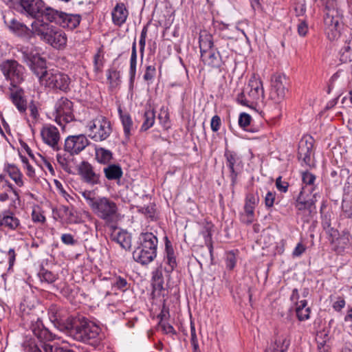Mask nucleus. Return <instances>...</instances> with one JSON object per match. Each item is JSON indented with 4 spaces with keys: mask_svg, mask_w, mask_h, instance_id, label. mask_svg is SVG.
Returning <instances> with one entry per match:
<instances>
[{
    "mask_svg": "<svg viewBox=\"0 0 352 352\" xmlns=\"http://www.w3.org/2000/svg\"><path fill=\"white\" fill-rule=\"evenodd\" d=\"M66 326L67 333L74 339L95 346L100 342V329L93 322L74 318Z\"/></svg>",
    "mask_w": 352,
    "mask_h": 352,
    "instance_id": "f257e3e1",
    "label": "nucleus"
},
{
    "mask_svg": "<svg viewBox=\"0 0 352 352\" xmlns=\"http://www.w3.org/2000/svg\"><path fill=\"white\" fill-rule=\"evenodd\" d=\"M33 26L36 35L54 48L62 49L67 44L66 34L60 28L44 23L43 21H34Z\"/></svg>",
    "mask_w": 352,
    "mask_h": 352,
    "instance_id": "f03ea898",
    "label": "nucleus"
},
{
    "mask_svg": "<svg viewBox=\"0 0 352 352\" xmlns=\"http://www.w3.org/2000/svg\"><path fill=\"white\" fill-rule=\"evenodd\" d=\"M46 69L47 67H45L41 75L37 76L41 85L64 93L70 91L71 78L67 74L57 70L47 71Z\"/></svg>",
    "mask_w": 352,
    "mask_h": 352,
    "instance_id": "7ed1b4c3",
    "label": "nucleus"
},
{
    "mask_svg": "<svg viewBox=\"0 0 352 352\" xmlns=\"http://www.w3.org/2000/svg\"><path fill=\"white\" fill-rule=\"evenodd\" d=\"M18 52L21 61L29 67L34 74L36 77L41 75L46 67V61L41 56L39 49L33 45H21Z\"/></svg>",
    "mask_w": 352,
    "mask_h": 352,
    "instance_id": "20e7f679",
    "label": "nucleus"
},
{
    "mask_svg": "<svg viewBox=\"0 0 352 352\" xmlns=\"http://www.w3.org/2000/svg\"><path fill=\"white\" fill-rule=\"evenodd\" d=\"M263 98V82L260 79L253 77L250 79L245 90L237 95L236 101L243 106L251 107Z\"/></svg>",
    "mask_w": 352,
    "mask_h": 352,
    "instance_id": "39448f33",
    "label": "nucleus"
},
{
    "mask_svg": "<svg viewBox=\"0 0 352 352\" xmlns=\"http://www.w3.org/2000/svg\"><path fill=\"white\" fill-rule=\"evenodd\" d=\"M88 136L95 142L107 140L112 132L110 121L104 116H98L90 121L88 124Z\"/></svg>",
    "mask_w": 352,
    "mask_h": 352,
    "instance_id": "423d86ee",
    "label": "nucleus"
},
{
    "mask_svg": "<svg viewBox=\"0 0 352 352\" xmlns=\"http://www.w3.org/2000/svg\"><path fill=\"white\" fill-rule=\"evenodd\" d=\"M325 16L324 23L326 34L329 40L333 41L338 38L340 34L341 18L336 6L333 8H325Z\"/></svg>",
    "mask_w": 352,
    "mask_h": 352,
    "instance_id": "0eeeda50",
    "label": "nucleus"
},
{
    "mask_svg": "<svg viewBox=\"0 0 352 352\" xmlns=\"http://www.w3.org/2000/svg\"><path fill=\"white\" fill-rule=\"evenodd\" d=\"M92 210L99 218L111 223L117 217L118 208L114 201L103 197L97 198V202Z\"/></svg>",
    "mask_w": 352,
    "mask_h": 352,
    "instance_id": "6e6552de",
    "label": "nucleus"
},
{
    "mask_svg": "<svg viewBox=\"0 0 352 352\" xmlns=\"http://www.w3.org/2000/svg\"><path fill=\"white\" fill-rule=\"evenodd\" d=\"M3 21L7 28L19 37L30 39L36 35V30L33 26L34 21L31 23L32 29H30L25 23L14 17L11 12L3 16Z\"/></svg>",
    "mask_w": 352,
    "mask_h": 352,
    "instance_id": "1a4fd4ad",
    "label": "nucleus"
},
{
    "mask_svg": "<svg viewBox=\"0 0 352 352\" xmlns=\"http://www.w3.org/2000/svg\"><path fill=\"white\" fill-rule=\"evenodd\" d=\"M54 116L56 122L64 128L65 124L69 123L74 119L72 102L67 98H60L56 102Z\"/></svg>",
    "mask_w": 352,
    "mask_h": 352,
    "instance_id": "9d476101",
    "label": "nucleus"
},
{
    "mask_svg": "<svg viewBox=\"0 0 352 352\" xmlns=\"http://www.w3.org/2000/svg\"><path fill=\"white\" fill-rule=\"evenodd\" d=\"M24 67L14 60H8L1 65V71L10 85L16 87L23 80Z\"/></svg>",
    "mask_w": 352,
    "mask_h": 352,
    "instance_id": "9b49d317",
    "label": "nucleus"
},
{
    "mask_svg": "<svg viewBox=\"0 0 352 352\" xmlns=\"http://www.w3.org/2000/svg\"><path fill=\"white\" fill-rule=\"evenodd\" d=\"M224 157L226 166L230 170L231 186H234L237 182V177L243 167L242 160L236 153L227 149L225 151Z\"/></svg>",
    "mask_w": 352,
    "mask_h": 352,
    "instance_id": "f8f14e48",
    "label": "nucleus"
},
{
    "mask_svg": "<svg viewBox=\"0 0 352 352\" xmlns=\"http://www.w3.org/2000/svg\"><path fill=\"white\" fill-rule=\"evenodd\" d=\"M288 84L286 76L283 74H275L272 77L270 98L275 103L280 102L285 97L286 86Z\"/></svg>",
    "mask_w": 352,
    "mask_h": 352,
    "instance_id": "ddd939ff",
    "label": "nucleus"
},
{
    "mask_svg": "<svg viewBox=\"0 0 352 352\" xmlns=\"http://www.w3.org/2000/svg\"><path fill=\"white\" fill-rule=\"evenodd\" d=\"M314 139L311 136H306L299 142L298 158L302 166H311V155L313 154Z\"/></svg>",
    "mask_w": 352,
    "mask_h": 352,
    "instance_id": "4468645a",
    "label": "nucleus"
},
{
    "mask_svg": "<svg viewBox=\"0 0 352 352\" xmlns=\"http://www.w3.org/2000/svg\"><path fill=\"white\" fill-rule=\"evenodd\" d=\"M89 144V141L84 135H70L65 140V151L71 155H78Z\"/></svg>",
    "mask_w": 352,
    "mask_h": 352,
    "instance_id": "2eb2a0df",
    "label": "nucleus"
},
{
    "mask_svg": "<svg viewBox=\"0 0 352 352\" xmlns=\"http://www.w3.org/2000/svg\"><path fill=\"white\" fill-rule=\"evenodd\" d=\"M21 13L33 19H38L42 16L45 3L42 0H20Z\"/></svg>",
    "mask_w": 352,
    "mask_h": 352,
    "instance_id": "dca6fc26",
    "label": "nucleus"
},
{
    "mask_svg": "<svg viewBox=\"0 0 352 352\" xmlns=\"http://www.w3.org/2000/svg\"><path fill=\"white\" fill-rule=\"evenodd\" d=\"M41 135L45 143L50 146L54 151L60 149L58 142L60 134L58 129L52 125H45L41 131Z\"/></svg>",
    "mask_w": 352,
    "mask_h": 352,
    "instance_id": "f3484780",
    "label": "nucleus"
},
{
    "mask_svg": "<svg viewBox=\"0 0 352 352\" xmlns=\"http://www.w3.org/2000/svg\"><path fill=\"white\" fill-rule=\"evenodd\" d=\"M79 174L84 182L91 185L100 184V175L95 171L94 168L87 162L83 161L79 166Z\"/></svg>",
    "mask_w": 352,
    "mask_h": 352,
    "instance_id": "a211bd4d",
    "label": "nucleus"
},
{
    "mask_svg": "<svg viewBox=\"0 0 352 352\" xmlns=\"http://www.w3.org/2000/svg\"><path fill=\"white\" fill-rule=\"evenodd\" d=\"M157 256L155 250H151L148 248H145L141 245L133 251V259L142 265H147L152 262Z\"/></svg>",
    "mask_w": 352,
    "mask_h": 352,
    "instance_id": "6ab92c4d",
    "label": "nucleus"
},
{
    "mask_svg": "<svg viewBox=\"0 0 352 352\" xmlns=\"http://www.w3.org/2000/svg\"><path fill=\"white\" fill-rule=\"evenodd\" d=\"M33 335L38 340L39 344H47L46 342L53 340L54 335L45 328L41 321L38 320L32 327Z\"/></svg>",
    "mask_w": 352,
    "mask_h": 352,
    "instance_id": "aec40b11",
    "label": "nucleus"
},
{
    "mask_svg": "<svg viewBox=\"0 0 352 352\" xmlns=\"http://www.w3.org/2000/svg\"><path fill=\"white\" fill-rule=\"evenodd\" d=\"M290 344V339L287 336L282 335L275 339L266 348L265 352H287Z\"/></svg>",
    "mask_w": 352,
    "mask_h": 352,
    "instance_id": "412c9836",
    "label": "nucleus"
},
{
    "mask_svg": "<svg viewBox=\"0 0 352 352\" xmlns=\"http://www.w3.org/2000/svg\"><path fill=\"white\" fill-rule=\"evenodd\" d=\"M202 61L205 65L214 68H219L222 63L221 56L219 52L213 49L201 54Z\"/></svg>",
    "mask_w": 352,
    "mask_h": 352,
    "instance_id": "4be33fe9",
    "label": "nucleus"
},
{
    "mask_svg": "<svg viewBox=\"0 0 352 352\" xmlns=\"http://www.w3.org/2000/svg\"><path fill=\"white\" fill-rule=\"evenodd\" d=\"M164 277L162 274V267L160 266L157 267L152 274V286H153V294H157V296H160L162 292L164 291Z\"/></svg>",
    "mask_w": 352,
    "mask_h": 352,
    "instance_id": "5701e85b",
    "label": "nucleus"
},
{
    "mask_svg": "<svg viewBox=\"0 0 352 352\" xmlns=\"http://www.w3.org/2000/svg\"><path fill=\"white\" fill-rule=\"evenodd\" d=\"M10 99L20 113H25L27 109V101L23 96V91L21 89H11Z\"/></svg>",
    "mask_w": 352,
    "mask_h": 352,
    "instance_id": "b1692460",
    "label": "nucleus"
},
{
    "mask_svg": "<svg viewBox=\"0 0 352 352\" xmlns=\"http://www.w3.org/2000/svg\"><path fill=\"white\" fill-rule=\"evenodd\" d=\"M165 259L168 267H165V272L170 276V274L174 270L177 266L176 258L175 256L174 250L170 242L166 239L165 243Z\"/></svg>",
    "mask_w": 352,
    "mask_h": 352,
    "instance_id": "393cba45",
    "label": "nucleus"
},
{
    "mask_svg": "<svg viewBox=\"0 0 352 352\" xmlns=\"http://www.w3.org/2000/svg\"><path fill=\"white\" fill-rule=\"evenodd\" d=\"M49 317L50 320L54 324L55 327L62 331L67 332L66 326L69 321H72L74 318L64 319L60 316L58 312L56 307H51L49 311Z\"/></svg>",
    "mask_w": 352,
    "mask_h": 352,
    "instance_id": "a878e982",
    "label": "nucleus"
},
{
    "mask_svg": "<svg viewBox=\"0 0 352 352\" xmlns=\"http://www.w3.org/2000/svg\"><path fill=\"white\" fill-rule=\"evenodd\" d=\"M80 22V16L63 12L58 25L64 28L74 30Z\"/></svg>",
    "mask_w": 352,
    "mask_h": 352,
    "instance_id": "bb28decb",
    "label": "nucleus"
},
{
    "mask_svg": "<svg viewBox=\"0 0 352 352\" xmlns=\"http://www.w3.org/2000/svg\"><path fill=\"white\" fill-rule=\"evenodd\" d=\"M111 15L113 23L116 25L121 26L126 20L128 10L123 3H118L113 8Z\"/></svg>",
    "mask_w": 352,
    "mask_h": 352,
    "instance_id": "cd10ccee",
    "label": "nucleus"
},
{
    "mask_svg": "<svg viewBox=\"0 0 352 352\" xmlns=\"http://www.w3.org/2000/svg\"><path fill=\"white\" fill-rule=\"evenodd\" d=\"M118 112L123 126L124 136L127 140H129L132 132L135 131L133 122L131 116L126 112H123L120 108L118 109Z\"/></svg>",
    "mask_w": 352,
    "mask_h": 352,
    "instance_id": "c85d7f7f",
    "label": "nucleus"
},
{
    "mask_svg": "<svg viewBox=\"0 0 352 352\" xmlns=\"http://www.w3.org/2000/svg\"><path fill=\"white\" fill-rule=\"evenodd\" d=\"M157 238L152 232L141 233L139 236V245L148 250L157 252Z\"/></svg>",
    "mask_w": 352,
    "mask_h": 352,
    "instance_id": "c756f323",
    "label": "nucleus"
},
{
    "mask_svg": "<svg viewBox=\"0 0 352 352\" xmlns=\"http://www.w3.org/2000/svg\"><path fill=\"white\" fill-rule=\"evenodd\" d=\"M104 176L108 180H120L123 172L119 164H107L103 169Z\"/></svg>",
    "mask_w": 352,
    "mask_h": 352,
    "instance_id": "7c9ffc66",
    "label": "nucleus"
},
{
    "mask_svg": "<svg viewBox=\"0 0 352 352\" xmlns=\"http://www.w3.org/2000/svg\"><path fill=\"white\" fill-rule=\"evenodd\" d=\"M2 227H6L10 230H16L20 226V221L10 210L3 212Z\"/></svg>",
    "mask_w": 352,
    "mask_h": 352,
    "instance_id": "2f4dec72",
    "label": "nucleus"
},
{
    "mask_svg": "<svg viewBox=\"0 0 352 352\" xmlns=\"http://www.w3.org/2000/svg\"><path fill=\"white\" fill-rule=\"evenodd\" d=\"M296 313L298 319L300 321H304L308 320L310 317V308L307 307V302L306 300H302L300 301H296Z\"/></svg>",
    "mask_w": 352,
    "mask_h": 352,
    "instance_id": "473e14b6",
    "label": "nucleus"
},
{
    "mask_svg": "<svg viewBox=\"0 0 352 352\" xmlns=\"http://www.w3.org/2000/svg\"><path fill=\"white\" fill-rule=\"evenodd\" d=\"M62 14V12H59L45 5L41 17L51 23H55L58 25Z\"/></svg>",
    "mask_w": 352,
    "mask_h": 352,
    "instance_id": "72a5a7b5",
    "label": "nucleus"
},
{
    "mask_svg": "<svg viewBox=\"0 0 352 352\" xmlns=\"http://www.w3.org/2000/svg\"><path fill=\"white\" fill-rule=\"evenodd\" d=\"M44 344H39L35 338L26 337L22 343V347L25 352H44L42 347Z\"/></svg>",
    "mask_w": 352,
    "mask_h": 352,
    "instance_id": "f704fd0d",
    "label": "nucleus"
},
{
    "mask_svg": "<svg viewBox=\"0 0 352 352\" xmlns=\"http://www.w3.org/2000/svg\"><path fill=\"white\" fill-rule=\"evenodd\" d=\"M308 194H306L305 187H302L300 192L296 200V207L299 210H311V201H308Z\"/></svg>",
    "mask_w": 352,
    "mask_h": 352,
    "instance_id": "c9c22d12",
    "label": "nucleus"
},
{
    "mask_svg": "<svg viewBox=\"0 0 352 352\" xmlns=\"http://www.w3.org/2000/svg\"><path fill=\"white\" fill-rule=\"evenodd\" d=\"M96 159L102 164H109L113 159V153L110 150L102 147L96 148Z\"/></svg>",
    "mask_w": 352,
    "mask_h": 352,
    "instance_id": "e433bc0d",
    "label": "nucleus"
},
{
    "mask_svg": "<svg viewBox=\"0 0 352 352\" xmlns=\"http://www.w3.org/2000/svg\"><path fill=\"white\" fill-rule=\"evenodd\" d=\"M316 176L309 171L302 173V181L304 184L302 187H305V189L307 190L309 193H312L316 190Z\"/></svg>",
    "mask_w": 352,
    "mask_h": 352,
    "instance_id": "4c0bfd02",
    "label": "nucleus"
},
{
    "mask_svg": "<svg viewBox=\"0 0 352 352\" xmlns=\"http://www.w3.org/2000/svg\"><path fill=\"white\" fill-rule=\"evenodd\" d=\"M6 170L8 172L9 176L14 181L18 186L21 187L23 186V182L22 179L23 175L18 167L14 164H8L6 167Z\"/></svg>",
    "mask_w": 352,
    "mask_h": 352,
    "instance_id": "58836bf2",
    "label": "nucleus"
},
{
    "mask_svg": "<svg viewBox=\"0 0 352 352\" xmlns=\"http://www.w3.org/2000/svg\"><path fill=\"white\" fill-rule=\"evenodd\" d=\"M199 43L201 54L214 49L212 36L210 34L200 35Z\"/></svg>",
    "mask_w": 352,
    "mask_h": 352,
    "instance_id": "ea45409f",
    "label": "nucleus"
},
{
    "mask_svg": "<svg viewBox=\"0 0 352 352\" xmlns=\"http://www.w3.org/2000/svg\"><path fill=\"white\" fill-rule=\"evenodd\" d=\"M136 66H137V51H136V43L133 42L132 45L131 55L130 58V69L129 76L130 82L133 83L136 74Z\"/></svg>",
    "mask_w": 352,
    "mask_h": 352,
    "instance_id": "a19ab883",
    "label": "nucleus"
},
{
    "mask_svg": "<svg viewBox=\"0 0 352 352\" xmlns=\"http://www.w3.org/2000/svg\"><path fill=\"white\" fill-rule=\"evenodd\" d=\"M155 114L153 110H147L144 114V122L141 126V131H146L152 127L155 123Z\"/></svg>",
    "mask_w": 352,
    "mask_h": 352,
    "instance_id": "79ce46f5",
    "label": "nucleus"
},
{
    "mask_svg": "<svg viewBox=\"0 0 352 352\" xmlns=\"http://www.w3.org/2000/svg\"><path fill=\"white\" fill-rule=\"evenodd\" d=\"M116 242L120 244L122 248L124 250H129L131 246V239L127 233L119 232L115 237Z\"/></svg>",
    "mask_w": 352,
    "mask_h": 352,
    "instance_id": "37998d69",
    "label": "nucleus"
},
{
    "mask_svg": "<svg viewBox=\"0 0 352 352\" xmlns=\"http://www.w3.org/2000/svg\"><path fill=\"white\" fill-rule=\"evenodd\" d=\"M203 234L205 239L206 245L208 247V251H206V256L209 257L212 260L213 247L212 244L210 226L206 227L205 231L203 232Z\"/></svg>",
    "mask_w": 352,
    "mask_h": 352,
    "instance_id": "c03bdc74",
    "label": "nucleus"
},
{
    "mask_svg": "<svg viewBox=\"0 0 352 352\" xmlns=\"http://www.w3.org/2000/svg\"><path fill=\"white\" fill-rule=\"evenodd\" d=\"M138 211L144 214L146 217L153 219L155 214V206L151 204L148 206H138Z\"/></svg>",
    "mask_w": 352,
    "mask_h": 352,
    "instance_id": "a18cd8bd",
    "label": "nucleus"
},
{
    "mask_svg": "<svg viewBox=\"0 0 352 352\" xmlns=\"http://www.w3.org/2000/svg\"><path fill=\"white\" fill-rule=\"evenodd\" d=\"M44 352H76L67 347L60 346L58 344H44L42 345Z\"/></svg>",
    "mask_w": 352,
    "mask_h": 352,
    "instance_id": "49530a36",
    "label": "nucleus"
},
{
    "mask_svg": "<svg viewBox=\"0 0 352 352\" xmlns=\"http://www.w3.org/2000/svg\"><path fill=\"white\" fill-rule=\"evenodd\" d=\"M158 120L164 128L167 129L170 127L169 114L167 110L164 108L160 109V112L158 115Z\"/></svg>",
    "mask_w": 352,
    "mask_h": 352,
    "instance_id": "de8ad7c7",
    "label": "nucleus"
},
{
    "mask_svg": "<svg viewBox=\"0 0 352 352\" xmlns=\"http://www.w3.org/2000/svg\"><path fill=\"white\" fill-rule=\"evenodd\" d=\"M40 278L42 281H45L47 283H52L57 279V275L53 272L43 270L40 273Z\"/></svg>",
    "mask_w": 352,
    "mask_h": 352,
    "instance_id": "09e8293b",
    "label": "nucleus"
},
{
    "mask_svg": "<svg viewBox=\"0 0 352 352\" xmlns=\"http://www.w3.org/2000/svg\"><path fill=\"white\" fill-rule=\"evenodd\" d=\"M119 78L120 74L117 70L114 69H109L107 70V80L111 87H114L118 85L117 80Z\"/></svg>",
    "mask_w": 352,
    "mask_h": 352,
    "instance_id": "8fccbe9b",
    "label": "nucleus"
},
{
    "mask_svg": "<svg viewBox=\"0 0 352 352\" xmlns=\"http://www.w3.org/2000/svg\"><path fill=\"white\" fill-rule=\"evenodd\" d=\"M104 62L103 56L100 52L95 54L94 58V70L96 73H100L102 70Z\"/></svg>",
    "mask_w": 352,
    "mask_h": 352,
    "instance_id": "3c124183",
    "label": "nucleus"
},
{
    "mask_svg": "<svg viewBox=\"0 0 352 352\" xmlns=\"http://www.w3.org/2000/svg\"><path fill=\"white\" fill-rule=\"evenodd\" d=\"M112 284L113 287L122 291H125L129 287L127 280L121 276L116 277Z\"/></svg>",
    "mask_w": 352,
    "mask_h": 352,
    "instance_id": "603ef678",
    "label": "nucleus"
},
{
    "mask_svg": "<svg viewBox=\"0 0 352 352\" xmlns=\"http://www.w3.org/2000/svg\"><path fill=\"white\" fill-rule=\"evenodd\" d=\"M82 197L86 200L87 204L92 209L97 202V198L95 197V193L93 191L86 190L82 192Z\"/></svg>",
    "mask_w": 352,
    "mask_h": 352,
    "instance_id": "864d4df0",
    "label": "nucleus"
},
{
    "mask_svg": "<svg viewBox=\"0 0 352 352\" xmlns=\"http://www.w3.org/2000/svg\"><path fill=\"white\" fill-rule=\"evenodd\" d=\"M251 120L252 118L249 114L246 113H242L239 116V124L243 129L248 131L249 129L248 127L250 124Z\"/></svg>",
    "mask_w": 352,
    "mask_h": 352,
    "instance_id": "5fc2aeb1",
    "label": "nucleus"
},
{
    "mask_svg": "<svg viewBox=\"0 0 352 352\" xmlns=\"http://www.w3.org/2000/svg\"><path fill=\"white\" fill-rule=\"evenodd\" d=\"M226 267L229 270H232L235 267L236 258L233 252H228L226 258Z\"/></svg>",
    "mask_w": 352,
    "mask_h": 352,
    "instance_id": "6e6d98bb",
    "label": "nucleus"
},
{
    "mask_svg": "<svg viewBox=\"0 0 352 352\" xmlns=\"http://www.w3.org/2000/svg\"><path fill=\"white\" fill-rule=\"evenodd\" d=\"M276 192L268 191L265 197V205L267 208H270L273 207L275 199H276Z\"/></svg>",
    "mask_w": 352,
    "mask_h": 352,
    "instance_id": "4d7b16f0",
    "label": "nucleus"
},
{
    "mask_svg": "<svg viewBox=\"0 0 352 352\" xmlns=\"http://www.w3.org/2000/svg\"><path fill=\"white\" fill-rule=\"evenodd\" d=\"M56 159L58 164L61 166V167L66 171H70V167L69 166V160L65 157V155H62L60 153H58L56 155Z\"/></svg>",
    "mask_w": 352,
    "mask_h": 352,
    "instance_id": "13d9d810",
    "label": "nucleus"
},
{
    "mask_svg": "<svg viewBox=\"0 0 352 352\" xmlns=\"http://www.w3.org/2000/svg\"><path fill=\"white\" fill-rule=\"evenodd\" d=\"M156 69L155 66L148 65L146 68L145 74H144V80L146 81H151L155 77Z\"/></svg>",
    "mask_w": 352,
    "mask_h": 352,
    "instance_id": "bf43d9fd",
    "label": "nucleus"
},
{
    "mask_svg": "<svg viewBox=\"0 0 352 352\" xmlns=\"http://www.w3.org/2000/svg\"><path fill=\"white\" fill-rule=\"evenodd\" d=\"M221 125V120L219 116H214L210 122V127L212 131L217 132L219 130Z\"/></svg>",
    "mask_w": 352,
    "mask_h": 352,
    "instance_id": "052dcab7",
    "label": "nucleus"
},
{
    "mask_svg": "<svg viewBox=\"0 0 352 352\" xmlns=\"http://www.w3.org/2000/svg\"><path fill=\"white\" fill-rule=\"evenodd\" d=\"M276 188L282 192H286L288 190L289 184L285 181H282V177L280 176L276 180Z\"/></svg>",
    "mask_w": 352,
    "mask_h": 352,
    "instance_id": "680f3d73",
    "label": "nucleus"
},
{
    "mask_svg": "<svg viewBox=\"0 0 352 352\" xmlns=\"http://www.w3.org/2000/svg\"><path fill=\"white\" fill-rule=\"evenodd\" d=\"M159 327L161 328L162 331L166 333H172L175 334V330L174 329L173 327L170 325L168 323L163 322L162 321H160L158 324Z\"/></svg>",
    "mask_w": 352,
    "mask_h": 352,
    "instance_id": "e2e57ef3",
    "label": "nucleus"
},
{
    "mask_svg": "<svg viewBox=\"0 0 352 352\" xmlns=\"http://www.w3.org/2000/svg\"><path fill=\"white\" fill-rule=\"evenodd\" d=\"M61 241L68 245H74L77 243L74 236L71 234H63L61 236Z\"/></svg>",
    "mask_w": 352,
    "mask_h": 352,
    "instance_id": "0e129e2a",
    "label": "nucleus"
},
{
    "mask_svg": "<svg viewBox=\"0 0 352 352\" xmlns=\"http://www.w3.org/2000/svg\"><path fill=\"white\" fill-rule=\"evenodd\" d=\"M32 219L35 223H43L45 221V216L40 211L36 210L32 211Z\"/></svg>",
    "mask_w": 352,
    "mask_h": 352,
    "instance_id": "69168bd1",
    "label": "nucleus"
},
{
    "mask_svg": "<svg viewBox=\"0 0 352 352\" xmlns=\"http://www.w3.org/2000/svg\"><path fill=\"white\" fill-rule=\"evenodd\" d=\"M298 33L301 36H305L308 32V25L305 21H300L297 26Z\"/></svg>",
    "mask_w": 352,
    "mask_h": 352,
    "instance_id": "338daca9",
    "label": "nucleus"
},
{
    "mask_svg": "<svg viewBox=\"0 0 352 352\" xmlns=\"http://www.w3.org/2000/svg\"><path fill=\"white\" fill-rule=\"evenodd\" d=\"M345 306V300L343 298L339 296L337 300L333 302V308L336 311H340Z\"/></svg>",
    "mask_w": 352,
    "mask_h": 352,
    "instance_id": "774afa93",
    "label": "nucleus"
}]
</instances>
